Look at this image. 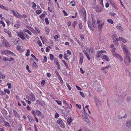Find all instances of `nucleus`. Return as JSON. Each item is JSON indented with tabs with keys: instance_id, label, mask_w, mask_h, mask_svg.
<instances>
[{
	"instance_id": "64",
	"label": "nucleus",
	"mask_w": 131,
	"mask_h": 131,
	"mask_svg": "<svg viewBox=\"0 0 131 131\" xmlns=\"http://www.w3.org/2000/svg\"><path fill=\"white\" fill-rule=\"evenodd\" d=\"M70 4L72 6H74L75 5V3L72 1L70 2Z\"/></svg>"
},
{
	"instance_id": "6",
	"label": "nucleus",
	"mask_w": 131,
	"mask_h": 131,
	"mask_svg": "<svg viewBox=\"0 0 131 131\" xmlns=\"http://www.w3.org/2000/svg\"><path fill=\"white\" fill-rule=\"evenodd\" d=\"M57 123L59 124L60 126L62 128L65 127V124L62 121V120L61 119H59L57 121Z\"/></svg>"
},
{
	"instance_id": "57",
	"label": "nucleus",
	"mask_w": 131,
	"mask_h": 131,
	"mask_svg": "<svg viewBox=\"0 0 131 131\" xmlns=\"http://www.w3.org/2000/svg\"><path fill=\"white\" fill-rule=\"evenodd\" d=\"M77 14H78L77 13V12H76L75 14V16H71V17L72 18H75L77 17Z\"/></svg>"
},
{
	"instance_id": "49",
	"label": "nucleus",
	"mask_w": 131,
	"mask_h": 131,
	"mask_svg": "<svg viewBox=\"0 0 131 131\" xmlns=\"http://www.w3.org/2000/svg\"><path fill=\"white\" fill-rule=\"evenodd\" d=\"M36 112L37 113L38 116H41V112L39 110H37L36 111Z\"/></svg>"
},
{
	"instance_id": "27",
	"label": "nucleus",
	"mask_w": 131,
	"mask_h": 131,
	"mask_svg": "<svg viewBox=\"0 0 131 131\" xmlns=\"http://www.w3.org/2000/svg\"><path fill=\"white\" fill-rule=\"evenodd\" d=\"M39 10H37L36 11V14L38 15L40 14L42 11V10L41 8Z\"/></svg>"
},
{
	"instance_id": "2",
	"label": "nucleus",
	"mask_w": 131,
	"mask_h": 131,
	"mask_svg": "<svg viewBox=\"0 0 131 131\" xmlns=\"http://www.w3.org/2000/svg\"><path fill=\"white\" fill-rule=\"evenodd\" d=\"M86 51L84 50V53L89 60H90L91 57L94 53L93 48L91 47H86Z\"/></svg>"
},
{
	"instance_id": "8",
	"label": "nucleus",
	"mask_w": 131,
	"mask_h": 131,
	"mask_svg": "<svg viewBox=\"0 0 131 131\" xmlns=\"http://www.w3.org/2000/svg\"><path fill=\"white\" fill-rule=\"evenodd\" d=\"M10 51L8 50H4L2 51L1 52V54H5V55L7 56L9 55L10 52Z\"/></svg>"
},
{
	"instance_id": "63",
	"label": "nucleus",
	"mask_w": 131,
	"mask_h": 131,
	"mask_svg": "<svg viewBox=\"0 0 131 131\" xmlns=\"http://www.w3.org/2000/svg\"><path fill=\"white\" fill-rule=\"evenodd\" d=\"M82 23H80L79 24V28H80V29H82Z\"/></svg>"
},
{
	"instance_id": "30",
	"label": "nucleus",
	"mask_w": 131,
	"mask_h": 131,
	"mask_svg": "<svg viewBox=\"0 0 131 131\" xmlns=\"http://www.w3.org/2000/svg\"><path fill=\"white\" fill-rule=\"evenodd\" d=\"M5 75L4 74H2L1 72H0V79L1 78L5 79Z\"/></svg>"
},
{
	"instance_id": "41",
	"label": "nucleus",
	"mask_w": 131,
	"mask_h": 131,
	"mask_svg": "<svg viewBox=\"0 0 131 131\" xmlns=\"http://www.w3.org/2000/svg\"><path fill=\"white\" fill-rule=\"evenodd\" d=\"M32 8L34 9H36L37 6L36 4L34 2H32Z\"/></svg>"
},
{
	"instance_id": "22",
	"label": "nucleus",
	"mask_w": 131,
	"mask_h": 131,
	"mask_svg": "<svg viewBox=\"0 0 131 131\" xmlns=\"http://www.w3.org/2000/svg\"><path fill=\"white\" fill-rule=\"evenodd\" d=\"M103 8L101 7H97L96 9V11L98 12H100L103 10Z\"/></svg>"
},
{
	"instance_id": "56",
	"label": "nucleus",
	"mask_w": 131,
	"mask_h": 131,
	"mask_svg": "<svg viewBox=\"0 0 131 131\" xmlns=\"http://www.w3.org/2000/svg\"><path fill=\"white\" fill-rule=\"evenodd\" d=\"M118 29L120 30H122V27L120 26H117L116 27Z\"/></svg>"
},
{
	"instance_id": "23",
	"label": "nucleus",
	"mask_w": 131,
	"mask_h": 131,
	"mask_svg": "<svg viewBox=\"0 0 131 131\" xmlns=\"http://www.w3.org/2000/svg\"><path fill=\"white\" fill-rule=\"evenodd\" d=\"M119 40H120L122 41L124 43H125L126 42V39L123 37H119Z\"/></svg>"
},
{
	"instance_id": "48",
	"label": "nucleus",
	"mask_w": 131,
	"mask_h": 131,
	"mask_svg": "<svg viewBox=\"0 0 131 131\" xmlns=\"http://www.w3.org/2000/svg\"><path fill=\"white\" fill-rule=\"evenodd\" d=\"M4 91L5 93H7L8 94H9L10 93V91L7 89H5L4 90Z\"/></svg>"
},
{
	"instance_id": "35",
	"label": "nucleus",
	"mask_w": 131,
	"mask_h": 131,
	"mask_svg": "<svg viewBox=\"0 0 131 131\" xmlns=\"http://www.w3.org/2000/svg\"><path fill=\"white\" fill-rule=\"evenodd\" d=\"M107 21L109 23L113 24L114 23V22L112 19H108L107 20Z\"/></svg>"
},
{
	"instance_id": "44",
	"label": "nucleus",
	"mask_w": 131,
	"mask_h": 131,
	"mask_svg": "<svg viewBox=\"0 0 131 131\" xmlns=\"http://www.w3.org/2000/svg\"><path fill=\"white\" fill-rule=\"evenodd\" d=\"M0 23L2 25L3 27H4L5 26V25L4 22L2 20H1L0 21Z\"/></svg>"
},
{
	"instance_id": "12",
	"label": "nucleus",
	"mask_w": 131,
	"mask_h": 131,
	"mask_svg": "<svg viewBox=\"0 0 131 131\" xmlns=\"http://www.w3.org/2000/svg\"><path fill=\"white\" fill-rule=\"evenodd\" d=\"M104 24V23L103 22L99 24L98 26V29L100 31H101L103 27Z\"/></svg>"
},
{
	"instance_id": "46",
	"label": "nucleus",
	"mask_w": 131,
	"mask_h": 131,
	"mask_svg": "<svg viewBox=\"0 0 131 131\" xmlns=\"http://www.w3.org/2000/svg\"><path fill=\"white\" fill-rule=\"evenodd\" d=\"M31 113L33 115L35 116H36V112H35V111L34 110H32L31 111Z\"/></svg>"
},
{
	"instance_id": "4",
	"label": "nucleus",
	"mask_w": 131,
	"mask_h": 131,
	"mask_svg": "<svg viewBox=\"0 0 131 131\" xmlns=\"http://www.w3.org/2000/svg\"><path fill=\"white\" fill-rule=\"evenodd\" d=\"M16 33L21 39L23 40H24L25 39V37L24 36L25 32L21 31H17Z\"/></svg>"
},
{
	"instance_id": "21",
	"label": "nucleus",
	"mask_w": 131,
	"mask_h": 131,
	"mask_svg": "<svg viewBox=\"0 0 131 131\" xmlns=\"http://www.w3.org/2000/svg\"><path fill=\"white\" fill-rule=\"evenodd\" d=\"M12 41L15 44H17L18 42L17 39L15 38H13L12 40Z\"/></svg>"
},
{
	"instance_id": "38",
	"label": "nucleus",
	"mask_w": 131,
	"mask_h": 131,
	"mask_svg": "<svg viewBox=\"0 0 131 131\" xmlns=\"http://www.w3.org/2000/svg\"><path fill=\"white\" fill-rule=\"evenodd\" d=\"M119 39L118 38H116V40H115L114 41V43L116 44V45H118V41L119 40Z\"/></svg>"
},
{
	"instance_id": "25",
	"label": "nucleus",
	"mask_w": 131,
	"mask_h": 131,
	"mask_svg": "<svg viewBox=\"0 0 131 131\" xmlns=\"http://www.w3.org/2000/svg\"><path fill=\"white\" fill-rule=\"evenodd\" d=\"M35 32L36 34L39 33L40 32V30L38 28L36 27L35 28Z\"/></svg>"
},
{
	"instance_id": "5",
	"label": "nucleus",
	"mask_w": 131,
	"mask_h": 131,
	"mask_svg": "<svg viewBox=\"0 0 131 131\" xmlns=\"http://www.w3.org/2000/svg\"><path fill=\"white\" fill-rule=\"evenodd\" d=\"M113 56L115 58L119 59L121 62L123 61V59L121 55L117 53H114L113 54Z\"/></svg>"
},
{
	"instance_id": "34",
	"label": "nucleus",
	"mask_w": 131,
	"mask_h": 131,
	"mask_svg": "<svg viewBox=\"0 0 131 131\" xmlns=\"http://www.w3.org/2000/svg\"><path fill=\"white\" fill-rule=\"evenodd\" d=\"M50 60L51 61H53V60L54 59V56L53 55L51 54H50Z\"/></svg>"
},
{
	"instance_id": "55",
	"label": "nucleus",
	"mask_w": 131,
	"mask_h": 131,
	"mask_svg": "<svg viewBox=\"0 0 131 131\" xmlns=\"http://www.w3.org/2000/svg\"><path fill=\"white\" fill-rule=\"evenodd\" d=\"M80 94L81 95V96L83 97V98H84L85 97V95H84V93L82 92L81 91H80Z\"/></svg>"
},
{
	"instance_id": "16",
	"label": "nucleus",
	"mask_w": 131,
	"mask_h": 131,
	"mask_svg": "<svg viewBox=\"0 0 131 131\" xmlns=\"http://www.w3.org/2000/svg\"><path fill=\"white\" fill-rule=\"evenodd\" d=\"M67 122L68 125H70V123L72 122L73 119L72 117L69 118L67 120Z\"/></svg>"
},
{
	"instance_id": "59",
	"label": "nucleus",
	"mask_w": 131,
	"mask_h": 131,
	"mask_svg": "<svg viewBox=\"0 0 131 131\" xmlns=\"http://www.w3.org/2000/svg\"><path fill=\"white\" fill-rule=\"evenodd\" d=\"M101 103L100 101H99V102H97L96 103V106H98L100 105Z\"/></svg>"
},
{
	"instance_id": "51",
	"label": "nucleus",
	"mask_w": 131,
	"mask_h": 131,
	"mask_svg": "<svg viewBox=\"0 0 131 131\" xmlns=\"http://www.w3.org/2000/svg\"><path fill=\"white\" fill-rule=\"evenodd\" d=\"M45 22L47 25H48L49 23V21L48 20L47 18H46L45 19Z\"/></svg>"
},
{
	"instance_id": "29",
	"label": "nucleus",
	"mask_w": 131,
	"mask_h": 131,
	"mask_svg": "<svg viewBox=\"0 0 131 131\" xmlns=\"http://www.w3.org/2000/svg\"><path fill=\"white\" fill-rule=\"evenodd\" d=\"M0 122L3 123H4L5 122V119L3 117L0 116Z\"/></svg>"
},
{
	"instance_id": "62",
	"label": "nucleus",
	"mask_w": 131,
	"mask_h": 131,
	"mask_svg": "<svg viewBox=\"0 0 131 131\" xmlns=\"http://www.w3.org/2000/svg\"><path fill=\"white\" fill-rule=\"evenodd\" d=\"M7 85L9 89H10L11 88L12 84L11 83H7Z\"/></svg>"
},
{
	"instance_id": "58",
	"label": "nucleus",
	"mask_w": 131,
	"mask_h": 131,
	"mask_svg": "<svg viewBox=\"0 0 131 131\" xmlns=\"http://www.w3.org/2000/svg\"><path fill=\"white\" fill-rule=\"evenodd\" d=\"M110 14L111 16H115L116 15V14L114 13H110Z\"/></svg>"
},
{
	"instance_id": "40",
	"label": "nucleus",
	"mask_w": 131,
	"mask_h": 131,
	"mask_svg": "<svg viewBox=\"0 0 131 131\" xmlns=\"http://www.w3.org/2000/svg\"><path fill=\"white\" fill-rule=\"evenodd\" d=\"M47 57L46 56H45L44 57V58L42 61V62L44 63L46 62L47 61Z\"/></svg>"
},
{
	"instance_id": "43",
	"label": "nucleus",
	"mask_w": 131,
	"mask_h": 131,
	"mask_svg": "<svg viewBox=\"0 0 131 131\" xmlns=\"http://www.w3.org/2000/svg\"><path fill=\"white\" fill-rule=\"evenodd\" d=\"M4 123L5 126H8V127L10 126V124L8 123L5 121Z\"/></svg>"
},
{
	"instance_id": "10",
	"label": "nucleus",
	"mask_w": 131,
	"mask_h": 131,
	"mask_svg": "<svg viewBox=\"0 0 131 131\" xmlns=\"http://www.w3.org/2000/svg\"><path fill=\"white\" fill-rule=\"evenodd\" d=\"M101 58L103 59L104 61H108L109 59L107 56L104 54H102L101 56Z\"/></svg>"
},
{
	"instance_id": "7",
	"label": "nucleus",
	"mask_w": 131,
	"mask_h": 131,
	"mask_svg": "<svg viewBox=\"0 0 131 131\" xmlns=\"http://www.w3.org/2000/svg\"><path fill=\"white\" fill-rule=\"evenodd\" d=\"M2 43L6 47H8L10 46L9 43L5 38L3 39Z\"/></svg>"
},
{
	"instance_id": "37",
	"label": "nucleus",
	"mask_w": 131,
	"mask_h": 131,
	"mask_svg": "<svg viewBox=\"0 0 131 131\" xmlns=\"http://www.w3.org/2000/svg\"><path fill=\"white\" fill-rule=\"evenodd\" d=\"M77 24V21H74L73 23L72 26L74 28H75V25Z\"/></svg>"
},
{
	"instance_id": "17",
	"label": "nucleus",
	"mask_w": 131,
	"mask_h": 131,
	"mask_svg": "<svg viewBox=\"0 0 131 131\" xmlns=\"http://www.w3.org/2000/svg\"><path fill=\"white\" fill-rule=\"evenodd\" d=\"M44 29L46 34L48 35L50 31L49 28L47 27H45L44 28Z\"/></svg>"
},
{
	"instance_id": "15",
	"label": "nucleus",
	"mask_w": 131,
	"mask_h": 131,
	"mask_svg": "<svg viewBox=\"0 0 131 131\" xmlns=\"http://www.w3.org/2000/svg\"><path fill=\"white\" fill-rule=\"evenodd\" d=\"M20 26V21H17L16 23L14 26L17 29Z\"/></svg>"
},
{
	"instance_id": "3",
	"label": "nucleus",
	"mask_w": 131,
	"mask_h": 131,
	"mask_svg": "<svg viewBox=\"0 0 131 131\" xmlns=\"http://www.w3.org/2000/svg\"><path fill=\"white\" fill-rule=\"evenodd\" d=\"M92 24H90L88 23V25L89 27L90 30L92 31L94 30V28H97V25L96 23V22L95 19L93 18H92Z\"/></svg>"
},
{
	"instance_id": "36",
	"label": "nucleus",
	"mask_w": 131,
	"mask_h": 131,
	"mask_svg": "<svg viewBox=\"0 0 131 131\" xmlns=\"http://www.w3.org/2000/svg\"><path fill=\"white\" fill-rule=\"evenodd\" d=\"M79 55L80 57V59L83 60L84 58V56L83 54L82 53H80Z\"/></svg>"
},
{
	"instance_id": "42",
	"label": "nucleus",
	"mask_w": 131,
	"mask_h": 131,
	"mask_svg": "<svg viewBox=\"0 0 131 131\" xmlns=\"http://www.w3.org/2000/svg\"><path fill=\"white\" fill-rule=\"evenodd\" d=\"M26 69L28 71L29 73H30L31 72V71L29 69V67L28 65H27L26 66Z\"/></svg>"
},
{
	"instance_id": "53",
	"label": "nucleus",
	"mask_w": 131,
	"mask_h": 131,
	"mask_svg": "<svg viewBox=\"0 0 131 131\" xmlns=\"http://www.w3.org/2000/svg\"><path fill=\"white\" fill-rule=\"evenodd\" d=\"M45 16V14H42L41 15H40L39 16L40 17V19L41 18H44Z\"/></svg>"
},
{
	"instance_id": "39",
	"label": "nucleus",
	"mask_w": 131,
	"mask_h": 131,
	"mask_svg": "<svg viewBox=\"0 0 131 131\" xmlns=\"http://www.w3.org/2000/svg\"><path fill=\"white\" fill-rule=\"evenodd\" d=\"M11 11L12 13H13V15L19 18V17L17 16L16 14L15 13V12L13 10H11Z\"/></svg>"
},
{
	"instance_id": "18",
	"label": "nucleus",
	"mask_w": 131,
	"mask_h": 131,
	"mask_svg": "<svg viewBox=\"0 0 131 131\" xmlns=\"http://www.w3.org/2000/svg\"><path fill=\"white\" fill-rule=\"evenodd\" d=\"M83 117L84 118L85 121L88 123L89 122V120L87 116L86 115H84L83 116L82 115Z\"/></svg>"
},
{
	"instance_id": "19",
	"label": "nucleus",
	"mask_w": 131,
	"mask_h": 131,
	"mask_svg": "<svg viewBox=\"0 0 131 131\" xmlns=\"http://www.w3.org/2000/svg\"><path fill=\"white\" fill-rule=\"evenodd\" d=\"M110 4L113 6L114 8H116V6L115 3L112 1H110L109 2Z\"/></svg>"
},
{
	"instance_id": "13",
	"label": "nucleus",
	"mask_w": 131,
	"mask_h": 131,
	"mask_svg": "<svg viewBox=\"0 0 131 131\" xmlns=\"http://www.w3.org/2000/svg\"><path fill=\"white\" fill-rule=\"evenodd\" d=\"M30 96L31 97V100L33 101H35L36 100L34 94L31 92L30 94Z\"/></svg>"
},
{
	"instance_id": "45",
	"label": "nucleus",
	"mask_w": 131,
	"mask_h": 131,
	"mask_svg": "<svg viewBox=\"0 0 131 131\" xmlns=\"http://www.w3.org/2000/svg\"><path fill=\"white\" fill-rule=\"evenodd\" d=\"M37 43L40 47H41L42 46V44L41 41L40 40H38L37 41Z\"/></svg>"
},
{
	"instance_id": "32",
	"label": "nucleus",
	"mask_w": 131,
	"mask_h": 131,
	"mask_svg": "<svg viewBox=\"0 0 131 131\" xmlns=\"http://www.w3.org/2000/svg\"><path fill=\"white\" fill-rule=\"evenodd\" d=\"M13 112L15 117H17L18 116V113L15 110H13Z\"/></svg>"
},
{
	"instance_id": "9",
	"label": "nucleus",
	"mask_w": 131,
	"mask_h": 131,
	"mask_svg": "<svg viewBox=\"0 0 131 131\" xmlns=\"http://www.w3.org/2000/svg\"><path fill=\"white\" fill-rule=\"evenodd\" d=\"M54 63L58 66V69H60V66L57 59L56 58H55L54 59Z\"/></svg>"
},
{
	"instance_id": "33",
	"label": "nucleus",
	"mask_w": 131,
	"mask_h": 131,
	"mask_svg": "<svg viewBox=\"0 0 131 131\" xmlns=\"http://www.w3.org/2000/svg\"><path fill=\"white\" fill-rule=\"evenodd\" d=\"M111 67L110 66H108L105 67H103L101 68L102 70H105L106 69H108L109 68Z\"/></svg>"
},
{
	"instance_id": "54",
	"label": "nucleus",
	"mask_w": 131,
	"mask_h": 131,
	"mask_svg": "<svg viewBox=\"0 0 131 131\" xmlns=\"http://www.w3.org/2000/svg\"><path fill=\"white\" fill-rule=\"evenodd\" d=\"M55 101L59 105H61L62 104L60 100H56Z\"/></svg>"
},
{
	"instance_id": "52",
	"label": "nucleus",
	"mask_w": 131,
	"mask_h": 131,
	"mask_svg": "<svg viewBox=\"0 0 131 131\" xmlns=\"http://www.w3.org/2000/svg\"><path fill=\"white\" fill-rule=\"evenodd\" d=\"M58 38L59 37L57 35H55L54 37V39L56 41L58 40Z\"/></svg>"
},
{
	"instance_id": "11",
	"label": "nucleus",
	"mask_w": 131,
	"mask_h": 131,
	"mask_svg": "<svg viewBox=\"0 0 131 131\" xmlns=\"http://www.w3.org/2000/svg\"><path fill=\"white\" fill-rule=\"evenodd\" d=\"M3 31L5 33H7L8 34L9 37H11L12 34L11 32L9 31L8 30L6 29L5 28L3 30Z\"/></svg>"
},
{
	"instance_id": "31",
	"label": "nucleus",
	"mask_w": 131,
	"mask_h": 131,
	"mask_svg": "<svg viewBox=\"0 0 131 131\" xmlns=\"http://www.w3.org/2000/svg\"><path fill=\"white\" fill-rule=\"evenodd\" d=\"M31 57L33 58L37 62H38L39 61V60L38 58H36V57L33 54H31Z\"/></svg>"
},
{
	"instance_id": "47",
	"label": "nucleus",
	"mask_w": 131,
	"mask_h": 131,
	"mask_svg": "<svg viewBox=\"0 0 131 131\" xmlns=\"http://www.w3.org/2000/svg\"><path fill=\"white\" fill-rule=\"evenodd\" d=\"M30 50L28 49L27 50V52L26 53V56L27 57H28L29 55Z\"/></svg>"
},
{
	"instance_id": "61",
	"label": "nucleus",
	"mask_w": 131,
	"mask_h": 131,
	"mask_svg": "<svg viewBox=\"0 0 131 131\" xmlns=\"http://www.w3.org/2000/svg\"><path fill=\"white\" fill-rule=\"evenodd\" d=\"M59 114L57 113L56 112L55 113V118H57L59 116Z\"/></svg>"
},
{
	"instance_id": "24",
	"label": "nucleus",
	"mask_w": 131,
	"mask_h": 131,
	"mask_svg": "<svg viewBox=\"0 0 131 131\" xmlns=\"http://www.w3.org/2000/svg\"><path fill=\"white\" fill-rule=\"evenodd\" d=\"M126 125L128 127L130 126L131 127V119L130 121H127L126 122Z\"/></svg>"
},
{
	"instance_id": "26",
	"label": "nucleus",
	"mask_w": 131,
	"mask_h": 131,
	"mask_svg": "<svg viewBox=\"0 0 131 131\" xmlns=\"http://www.w3.org/2000/svg\"><path fill=\"white\" fill-rule=\"evenodd\" d=\"M101 51H99L97 52L96 56L98 58H99L100 57L101 55Z\"/></svg>"
},
{
	"instance_id": "1",
	"label": "nucleus",
	"mask_w": 131,
	"mask_h": 131,
	"mask_svg": "<svg viewBox=\"0 0 131 131\" xmlns=\"http://www.w3.org/2000/svg\"><path fill=\"white\" fill-rule=\"evenodd\" d=\"M121 47L125 56L124 58L125 63L126 66H129L131 62V60L130 57V53L128 52L127 47L126 45H123Z\"/></svg>"
},
{
	"instance_id": "60",
	"label": "nucleus",
	"mask_w": 131,
	"mask_h": 131,
	"mask_svg": "<svg viewBox=\"0 0 131 131\" xmlns=\"http://www.w3.org/2000/svg\"><path fill=\"white\" fill-rule=\"evenodd\" d=\"M79 35L80 38L82 40L84 39V37L83 35L80 34Z\"/></svg>"
},
{
	"instance_id": "28",
	"label": "nucleus",
	"mask_w": 131,
	"mask_h": 131,
	"mask_svg": "<svg viewBox=\"0 0 131 131\" xmlns=\"http://www.w3.org/2000/svg\"><path fill=\"white\" fill-rule=\"evenodd\" d=\"M23 31L25 32H27L30 35H32L31 33L29 30H27L25 29H23Z\"/></svg>"
},
{
	"instance_id": "50",
	"label": "nucleus",
	"mask_w": 131,
	"mask_h": 131,
	"mask_svg": "<svg viewBox=\"0 0 131 131\" xmlns=\"http://www.w3.org/2000/svg\"><path fill=\"white\" fill-rule=\"evenodd\" d=\"M32 65L34 66V67L37 68L38 67V65L37 64V63L35 62H33L32 64Z\"/></svg>"
},
{
	"instance_id": "14",
	"label": "nucleus",
	"mask_w": 131,
	"mask_h": 131,
	"mask_svg": "<svg viewBox=\"0 0 131 131\" xmlns=\"http://www.w3.org/2000/svg\"><path fill=\"white\" fill-rule=\"evenodd\" d=\"M82 12L83 14V16L84 17L86 18V11L85 10V9L83 8H82Z\"/></svg>"
},
{
	"instance_id": "20",
	"label": "nucleus",
	"mask_w": 131,
	"mask_h": 131,
	"mask_svg": "<svg viewBox=\"0 0 131 131\" xmlns=\"http://www.w3.org/2000/svg\"><path fill=\"white\" fill-rule=\"evenodd\" d=\"M7 113L6 111L4 110L3 111V116L5 117V118L7 119Z\"/></svg>"
}]
</instances>
